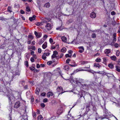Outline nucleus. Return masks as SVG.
Masks as SVG:
<instances>
[{"mask_svg": "<svg viewBox=\"0 0 120 120\" xmlns=\"http://www.w3.org/2000/svg\"><path fill=\"white\" fill-rule=\"evenodd\" d=\"M34 34L36 37L38 38H40L42 36V34L41 33H38L36 31H34Z\"/></svg>", "mask_w": 120, "mask_h": 120, "instance_id": "4", "label": "nucleus"}, {"mask_svg": "<svg viewBox=\"0 0 120 120\" xmlns=\"http://www.w3.org/2000/svg\"><path fill=\"white\" fill-rule=\"evenodd\" d=\"M66 51V48L65 47L63 48L61 50V51L62 52H65Z\"/></svg>", "mask_w": 120, "mask_h": 120, "instance_id": "24", "label": "nucleus"}, {"mask_svg": "<svg viewBox=\"0 0 120 120\" xmlns=\"http://www.w3.org/2000/svg\"><path fill=\"white\" fill-rule=\"evenodd\" d=\"M7 11L10 13L12 12V7L11 6H9L7 8Z\"/></svg>", "mask_w": 120, "mask_h": 120, "instance_id": "12", "label": "nucleus"}, {"mask_svg": "<svg viewBox=\"0 0 120 120\" xmlns=\"http://www.w3.org/2000/svg\"><path fill=\"white\" fill-rule=\"evenodd\" d=\"M49 41L51 43H52L53 42V40L51 38H50L49 39Z\"/></svg>", "mask_w": 120, "mask_h": 120, "instance_id": "43", "label": "nucleus"}, {"mask_svg": "<svg viewBox=\"0 0 120 120\" xmlns=\"http://www.w3.org/2000/svg\"><path fill=\"white\" fill-rule=\"evenodd\" d=\"M78 48L80 49L79 51L80 53H82L83 52V51L84 50V48L82 46L79 47Z\"/></svg>", "mask_w": 120, "mask_h": 120, "instance_id": "9", "label": "nucleus"}, {"mask_svg": "<svg viewBox=\"0 0 120 120\" xmlns=\"http://www.w3.org/2000/svg\"><path fill=\"white\" fill-rule=\"evenodd\" d=\"M118 32L120 33V26L119 27V29L118 30Z\"/></svg>", "mask_w": 120, "mask_h": 120, "instance_id": "64", "label": "nucleus"}, {"mask_svg": "<svg viewBox=\"0 0 120 120\" xmlns=\"http://www.w3.org/2000/svg\"><path fill=\"white\" fill-rule=\"evenodd\" d=\"M64 54L63 53H61L60 54V58H61L63 56Z\"/></svg>", "mask_w": 120, "mask_h": 120, "instance_id": "59", "label": "nucleus"}, {"mask_svg": "<svg viewBox=\"0 0 120 120\" xmlns=\"http://www.w3.org/2000/svg\"><path fill=\"white\" fill-rule=\"evenodd\" d=\"M102 59L104 62H105L107 61V59L106 57H103Z\"/></svg>", "mask_w": 120, "mask_h": 120, "instance_id": "32", "label": "nucleus"}, {"mask_svg": "<svg viewBox=\"0 0 120 120\" xmlns=\"http://www.w3.org/2000/svg\"><path fill=\"white\" fill-rule=\"evenodd\" d=\"M68 52L69 54H71V53L72 52V51L71 50H70L68 51Z\"/></svg>", "mask_w": 120, "mask_h": 120, "instance_id": "58", "label": "nucleus"}, {"mask_svg": "<svg viewBox=\"0 0 120 120\" xmlns=\"http://www.w3.org/2000/svg\"><path fill=\"white\" fill-rule=\"evenodd\" d=\"M92 37L94 38H95L96 37V35L94 33H93L92 35Z\"/></svg>", "mask_w": 120, "mask_h": 120, "instance_id": "34", "label": "nucleus"}, {"mask_svg": "<svg viewBox=\"0 0 120 120\" xmlns=\"http://www.w3.org/2000/svg\"><path fill=\"white\" fill-rule=\"evenodd\" d=\"M90 16L92 18H95L96 17V14L93 12L91 13L90 14Z\"/></svg>", "mask_w": 120, "mask_h": 120, "instance_id": "6", "label": "nucleus"}, {"mask_svg": "<svg viewBox=\"0 0 120 120\" xmlns=\"http://www.w3.org/2000/svg\"><path fill=\"white\" fill-rule=\"evenodd\" d=\"M45 41V40H44V39H41L38 42L39 44L40 45L42 43H43Z\"/></svg>", "mask_w": 120, "mask_h": 120, "instance_id": "17", "label": "nucleus"}, {"mask_svg": "<svg viewBox=\"0 0 120 120\" xmlns=\"http://www.w3.org/2000/svg\"><path fill=\"white\" fill-rule=\"evenodd\" d=\"M94 66L96 67H98V68H100L101 67V65L98 63L94 64Z\"/></svg>", "mask_w": 120, "mask_h": 120, "instance_id": "11", "label": "nucleus"}, {"mask_svg": "<svg viewBox=\"0 0 120 120\" xmlns=\"http://www.w3.org/2000/svg\"><path fill=\"white\" fill-rule=\"evenodd\" d=\"M20 12L21 14H24L25 12L22 10H20Z\"/></svg>", "mask_w": 120, "mask_h": 120, "instance_id": "53", "label": "nucleus"}, {"mask_svg": "<svg viewBox=\"0 0 120 120\" xmlns=\"http://www.w3.org/2000/svg\"><path fill=\"white\" fill-rule=\"evenodd\" d=\"M46 94L45 93H43L41 94V95L42 96H44L46 95Z\"/></svg>", "mask_w": 120, "mask_h": 120, "instance_id": "54", "label": "nucleus"}, {"mask_svg": "<svg viewBox=\"0 0 120 120\" xmlns=\"http://www.w3.org/2000/svg\"><path fill=\"white\" fill-rule=\"evenodd\" d=\"M36 67L37 68H40V66L39 64H37Z\"/></svg>", "mask_w": 120, "mask_h": 120, "instance_id": "57", "label": "nucleus"}, {"mask_svg": "<svg viewBox=\"0 0 120 120\" xmlns=\"http://www.w3.org/2000/svg\"><path fill=\"white\" fill-rule=\"evenodd\" d=\"M104 52L105 54H108L110 53L111 50L110 49H106L105 50Z\"/></svg>", "mask_w": 120, "mask_h": 120, "instance_id": "7", "label": "nucleus"}, {"mask_svg": "<svg viewBox=\"0 0 120 120\" xmlns=\"http://www.w3.org/2000/svg\"><path fill=\"white\" fill-rule=\"evenodd\" d=\"M89 72L94 73V71L90 69L89 70Z\"/></svg>", "mask_w": 120, "mask_h": 120, "instance_id": "50", "label": "nucleus"}, {"mask_svg": "<svg viewBox=\"0 0 120 120\" xmlns=\"http://www.w3.org/2000/svg\"><path fill=\"white\" fill-rule=\"evenodd\" d=\"M83 70L82 69V68H79L78 69H77L75 71V72H76L79 71H83L84 70Z\"/></svg>", "mask_w": 120, "mask_h": 120, "instance_id": "16", "label": "nucleus"}, {"mask_svg": "<svg viewBox=\"0 0 120 120\" xmlns=\"http://www.w3.org/2000/svg\"><path fill=\"white\" fill-rule=\"evenodd\" d=\"M71 61L70 59L69 58H68L67 59L66 62V63L68 64L69 63V62Z\"/></svg>", "mask_w": 120, "mask_h": 120, "instance_id": "36", "label": "nucleus"}, {"mask_svg": "<svg viewBox=\"0 0 120 120\" xmlns=\"http://www.w3.org/2000/svg\"><path fill=\"white\" fill-rule=\"evenodd\" d=\"M116 70L120 72V65H118L116 66Z\"/></svg>", "mask_w": 120, "mask_h": 120, "instance_id": "19", "label": "nucleus"}, {"mask_svg": "<svg viewBox=\"0 0 120 120\" xmlns=\"http://www.w3.org/2000/svg\"><path fill=\"white\" fill-rule=\"evenodd\" d=\"M71 54H67L65 55V56L66 58L70 57H71Z\"/></svg>", "mask_w": 120, "mask_h": 120, "instance_id": "29", "label": "nucleus"}, {"mask_svg": "<svg viewBox=\"0 0 120 120\" xmlns=\"http://www.w3.org/2000/svg\"><path fill=\"white\" fill-rule=\"evenodd\" d=\"M20 103L19 101H16L15 103L14 107L15 108H19L20 106Z\"/></svg>", "mask_w": 120, "mask_h": 120, "instance_id": "1", "label": "nucleus"}, {"mask_svg": "<svg viewBox=\"0 0 120 120\" xmlns=\"http://www.w3.org/2000/svg\"><path fill=\"white\" fill-rule=\"evenodd\" d=\"M41 106L42 108H44L45 106V105L44 103H42L41 105Z\"/></svg>", "mask_w": 120, "mask_h": 120, "instance_id": "44", "label": "nucleus"}, {"mask_svg": "<svg viewBox=\"0 0 120 120\" xmlns=\"http://www.w3.org/2000/svg\"><path fill=\"white\" fill-rule=\"evenodd\" d=\"M116 37V33H114L113 34V37Z\"/></svg>", "mask_w": 120, "mask_h": 120, "instance_id": "62", "label": "nucleus"}, {"mask_svg": "<svg viewBox=\"0 0 120 120\" xmlns=\"http://www.w3.org/2000/svg\"><path fill=\"white\" fill-rule=\"evenodd\" d=\"M53 95L52 93L50 92H48L47 94V96L49 98L50 97V96H52Z\"/></svg>", "mask_w": 120, "mask_h": 120, "instance_id": "18", "label": "nucleus"}, {"mask_svg": "<svg viewBox=\"0 0 120 120\" xmlns=\"http://www.w3.org/2000/svg\"><path fill=\"white\" fill-rule=\"evenodd\" d=\"M36 17L35 15H33L32 17H30L29 18V20L30 21H32L33 20L35 19Z\"/></svg>", "mask_w": 120, "mask_h": 120, "instance_id": "13", "label": "nucleus"}, {"mask_svg": "<svg viewBox=\"0 0 120 120\" xmlns=\"http://www.w3.org/2000/svg\"><path fill=\"white\" fill-rule=\"evenodd\" d=\"M43 101L44 102H46L48 101V99L46 98L44 99L43 100Z\"/></svg>", "mask_w": 120, "mask_h": 120, "instance_id": "40", "label": "nucleus"}, {"mask_svg": "<svg viewBox=\"0 0 120 120\" xmlns=\"http://www.w3.org/2000/svg\"><path fill=\"white\" fill-rule=\"evenodd\" d=\"M114 45L116 48H117L118 46L119 45L117 43H116Z\"/></svg>", "mask_w": 120, "mask_h": 120, "instance_id": "51", "label": "nucleus"}, {"mask_svg": "<svg viewBox=\"0 0 120 120\" xmlns=\"http://www.w3.org/2000/svg\"><path fill=\"white\" fill-rule=\"evenodd\" d=\"M110 58L111 60L114 61L116 60V57L114 56H111Z\"/></svg>", "mask_w": 120, "mask_h": 120, "instance_id": "22", "label": "nucleus"}, {"mask_svg": "<svg viewBox=\"0 0 120 120\" xmlns=\"http://www.w3.org/2000/svg\"><path fill=\"white\" fill-rule=\"evenodd\" d=\"M38 52L39 53H41V52L42 50L40 48H39L38 49Z\"/></svg>", "mask_w": 120, "mask_h": 120, "instance_id": "41", "label": "nucleus"}, {"mask_svg": "<svg viewBox=\"0 0 120 120\" xmlns=\"http://www.w3.org/2000/svg\"><path fill=\"white\" fill-rule=\"evenodd\" d=\"M38 120H43V118L41 115H40L38 116Z\"/></svg>", "mask_w": 120, "mask_h": 120, "instance_id": "20", "label": "nucleus"}, {"mask_svg": "<svg viewBox=\"0 0 120 120\" xmlns=\"http://www.w3.org/2000/svg\"><path fill=\"white\" fill-rule=\"evenodd\" d=\"M111 14L112 15H114L116 14V13L114 11H112L111 12Z\"/></svg>", "mask_w": 120, "mask_h": 120, "instance_id": "49", "label": "nucleus"}, {"mask_svg": "<svg viewBox=\"0 0 120 120\" xmlns=\"http://www.w3.org/2000/svg\"><path fill=\"white\" fill-rule=\"evenodd\" d=\"M30 68L31 70L33 71L34 69L35 68L34 67H33L32 68Z\"/></svg>", "mask_w": 120, "mask_h": 120, "instance_id": "61", "label": "nucleus"}, {"mask_svg": "<svg viewBox=\"0 0 120 120\" xmlns=\"http://www.w3.org/2000/svg\"><path fill=\"white\" fill-rule=\"evenodd\" d=\"M46 56L44 53L43 55L42 56V58L44 60H45L46 58Z\"/></svg>", "mask_w": 120, "mask_h": 120, "instance_id": "27", "label": "nucleus"}, {"mask_svg": "<svg viewBox=\"0 0 120 120\" xmlns=\"http://www.w3.org/2000/svg\"><path fill=\"white\" fill-rule=\"evenodd\" d=\"M29 38H30L32 39L33 38V36L31 35H29Z\"/></svg>", "mask_w": 120, "mask_h": 120, "instance_id": "46", "label": "nucleus"}, {"mask_svg": "<svg viewBox=\"0 0 120 120\" xmlns=\"http://www.w3.org/2000/svg\"><path fill=\"white\" fill-rule=\"evenodd\" d=\"M44 53L45 54V55H46V56H49L50 54V53L49 52L47 53Z\"/></svg>", "mask_w": 120, "mask_h": 120, "instance_id": "48", "label": "nucleus"}, {"mask_svg": "<svg viewBox=\"0 0 120 120\" xmlns=\"http://www.w3.org/2000/svg\"><path fill=\"white\" fill-rule=\"evenodd\" d=\"M45 27L47 30H51L52 28V26L49 23H47Z\"/></svg>", "mask_w": 120, "mask_h": 120, "instance_id": "3", "label": "nucleus"}, {"mask_svg": "<svg viewBox=\"0 0 120 120\" xmlns=\"http://www.w3.org/2000/svg\"><path fill=\"white\" fill-rule=\"evenodd\" d=\"M56 29L57 30H62L63 29L62 28H61V27H59L56 28Z\"/></svg>", "mask_w": 120, "mask_h": 120, "instance_id": "42", "label": "nucleus"}, {"mask_svg": "<svg viewBox=\"0 0 120 120\" xmlns=\"http://www.w3.org/2000/svg\"><path fill=\"white\" fill-rule=\"evenodd\" d=\"M25 64L26 67H28L29 66L28 63V61H26L25 62Z\"/></svg>", "mask_w": 120, "mask_h": 120, "instance_id": "33", "label": "nucleus"}, {"mask_svg": "<svg viewBox=\"0 0 120 120\" xmlns=\"http://www.w3.org/2000/svg\"><path fill=\"white\" fill-rule=\"evenodd\" d=\"M69 65L72 67H74L76 66H77V64H69Z\"/></svg>", "mask_w": 120, "mask_h": 120, "instance_id": "39", "label": "nucleus"}, {"mask_svg": "<svg viewBox=\"0 0 120 120\" xmlns=\"http://www.w3.org/2000/svg\"><path fill=\"white\" fill-rule=\"evenodd\" d=\"M50 20V19L49 18H45L44 21L46 22H49Z\"/></svg>", "mask_w": 120, "mask_h": 120, "instance_id": "30", "label": "nucleus"}, {"mask_svg": "<svg viewBox=\"0 0 120 120\" xmlns=\"http://www.w3.org/2000/svg\"><path fill=\"white\" fill-rule=\"evenodd\" d=\"M120 52L119 51H117L116 53V56H119L120 54Z\"/></svg>", "mask_w": 120, "mask_h": 120, "instance_id": "45", "label": "nucleus"}, {"mask_svg": "<svg viewBox=\"0 0 120 120\" xmlns=\"http://www.w3.org/2000/svg\"><path fill=\"white\" fill-rule=\"evenodd\" d=\"M47 47V43L45 42L42 45V47L44 49H45Z\"/></svg>", "mask_w": 120, "mask_h": 120, "instance_id": "10", "label": "nucleus"}, {"mask_svg": "<svg viewBox=\"0 0 120 120\" xmlns=\"http://www.w3.org/2000/svg\"><path fill=\"white\" fill-rule=\"evenodd\" d=\"M30 60L32 62H34V58L32 57L31 58Z\"/></svg>", "mask_w": 120, "mask_h": 120, "instance_id": "56", "label": "nucleus"}, {"mask_svg": "<svg viewBox=\"0 0 120 120\" xmlns=\"http://www.w3.org/2000/svg\"><path fill=\"white\" fill-rule=\"evenodd\" d=\"M90 65H89V67H84L83 68V70H84V71H89V70L90 69Z\"/></svg>", "mask_w": 120, "mask_h": 120, "instance_id": "15", "label": "nucleus"}, {"mask_svg": "<svg viewBox=\"0 0 120 120\" xmlns=\"http://www.w3.org/2000/svg\"><path fill=\"white\" fill-rule=\"evenodd\" d=\"M56 55H55L54 54H53V55L52 56V59H53L54 58H56Z\"/></svg>", "mask_w": 120, "mask_h": 120, "instance_id": "37", "label": "nucleus"}, {"mask_svg": "<svg viewBox=\"0 0 120 120\" xmlns=\"http://www.w3.org/2000/svg\"><path fill=\"white\" fill-rule=\"evenodd\" d=\"M40 91V88H37L35 90V93L37 95H39V92Z\"/></svg>", "mask_w": 120, "mask_h": 120, "instance_id": "8", "label": "nucleus"}, {"mask_svg": "<svg viewBox=\"0 0 120 120\" xmlns=\"http://www.w3.org/2000/svg\"><path fill=\"white\" fill-rule=\"evenodd\" d=\"M116 41V37H113V40L112 42L113 43H114Z\"/></svg>", "mask_w": 120, "mask_h": 120, "instance_id": "38", "label": "nucleus"}, {"mask_svg": "<svg viewBox=\"0 0 120 120\" xmlns=\"http://www.w3.org/2000/svg\"><path fill=\"white\" fill-rule=\"evenodd\" d=\"M52 63V62H51V61L48 62L47 63V64H48L49 65H50Z\"/></svg>", "mask_w": 120, "mask_h": 120, "instance_id": "55", "label": "nucleus"}, {"mask_svg": "<svg viewBox=\"0 0 120 120\" xmlns=\"http://www.w3.org/2000/svg\"><path fill=\"white\" fill-rule=\"evenodd\" d=\"M44 23L43 22H39L37 23L36 25L37 26H41L43 25Z\"/></svg>", "mask_w": 120, "mask_h": 120, "instance_id": "23", "label": "nucleus"}, {"mask_svg": "<svg viewBox=\"0 0 120 120\" xmlns=\"http://www.w3.org/2000/svg\"><path fill=\"white\" fill-rule=\"evenodd\" d=\"M108 110L106 109H105L104 111V112L105 113V114H106V116H107L108 115L107 114H108Z\"/></svg>", "mask_w": 120, "mask_h": 120, "instance_id": "35", "label": "nucleus"}, {"mask_svg": "<svg viewBox=\"0 0 120 120\" xmlns=\"http://www.w3.org/2000/svg\"><path fill=\"white\" fill-rule=\"evenodd\" d=\"M69 69V67L68 66H64V69L65 70H68Z\"/></svg>", "mask_w": 120, "mask_h": 120, "instance_id": "25", "label": "nucleus"}, {"mask_svg": "<svg viewBox=\"0 0 120 120\" xmlns=\"http://www.w3.org/2000/svg\"><path fill=\"white\" fill-rule=\"evenodd\" d=\"M63 112L62 109L61 108L58 109L57 111V114L60 115Z\"/></svg>", "mask_w": 120, "mask_h": 120, "instance_id": "14", "label": "nucleus"}, {"mask_svg": "<svg viewBox=\"0 0 120 120\" xmlns=\"http://www.w3.org/2000/svg\"><path fill=\"white\" fill-rule=\"evenodd\" d=\"M57 53L58 52H57L56 51H53V54L56 55L57 54Z\"/></svg>", "mask_w": 120, "mask_h": 120, "instance_id": "47", "label": "nucleus"}, {"mask_svg": "<svg viewBox=\"0 0 120 120\" xmlns=\"http://www.w3.org/2000/svg\"><path fill=\"white\" fill-rule=\"evenodd\" d=\"M62 41L65 43L67 42V39L66 37L64 36H62L61 38Z\"/></svg>", "mask_w": 120, "mask_h": 120, "instance_id": "5", "label": "nucleus"}, {"mask_svg": "<svg viewBox=\"0 0 120 120\" xmlns=\"http://www.w3.org/2000/svg\"><path fill=\"white\" fill-rule=\"evenodd\" d=\"M34 53V52L33 51H32L31 52V54L32 55H33Z\"/></svg>", "mask_w": 120, "mask_h": 120, "instance_id": "63", "label": "nucleus"}, {"mask_svg": "<svg viewBox=\"0 0 120 120\" xmlns=\"http://www.w3.org/2000/svg\"><path fill=\"white\" fill-rule=\"evenodd\" d=\"M95 61L97 62H100L101 61V59L100 58H98L95 60Z\"/></svg>", "mask_w": 120, "mask_h": 120, "instance_id": "26", "label": "nucleus"}, {"mask_svg": "<svg viewBox=\"0 0 120 120\" xmlns=\"http://www.w3.org/2000/svg\"><path fill=\"white\" fill-rule=\"evenodd\" d=\"M50 5L49 3L48 2L45 4L44 6L46 8H48L50 6Z\"/></svg>", "mask_w": 120, "mask_h": 120, "instance_id": "21", "label": "nucleus"}, {"mask_svg": "<svg viewBox=\"0 0 120 120\" xmlns=\"http://www.w3.org/2000/svg\"><path fill=\"white\" fill-rule=\"evenodd\" d=\"M63 89L62 87L61 86L58 87L57 89V90L58 92H61V93H63Z\"/></svg>", "mask_w": 120, "mask_h": 120, "instance_id": "2", "label": "nucleus"}, {"mask_svg": "<svg viewBox=\"0 0 120 120\" xmlns=\"http://www.w3.org/2000/svg\"><path fill=\"white\" fill-rule=\"evenodd\" d=\"M36 114L35 113H34L33 114V117L34 118H35L36 117Z\"/></svg>", "mask_w": 120, "mask_h": 120, "instance_id": "60", "label": "nucleus"}, {"mask_svg": "<svg viewBox=\"0 0 120 120\" xmlns=\"http://www.w3.org/2000/svg\"><path fill=\"white\" fill-rule=\"evenodd\" d=\"M26 10L28 12L30 11V7L28 6L26 7Z\"/></svg>", "mask_w": 120, "mask_h": 120, "instance_id": "28", "label": "nucleus"}, {"mask_svg": "<svg viewBox=\"0 0 120 120\" xmlns=\"http://www.w3.org/2000/svg\"><path fill=\"white\" fill-rule=\"evenodd\" d=\"M108 65L109 67L111 68H113V65L112 64H109Z\"/></svg>", "mask_w": 120, "mask_h": 120, "instance_id": "31", "label": "nucleus"}, {"mask_svg": "<svg viewBox=\"0 0 120 120\" xmlns=\"http://www.w3.org/2000/svg\"><path fill=\"white\" fill-rule=\"evenodd\" d=\"M47 37H48V36L47 35H45L44 36H43V38H44L43 39H44V40H45V39L47 38Z\"/></svg>", "mask_w": 120, "mask_h": 120, "instance_id": "52", "label": "nucleus"}]
</instances>
